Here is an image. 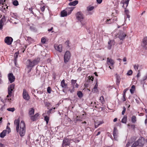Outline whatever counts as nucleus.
<instances>
[{"instance_id": "7", "label": "nucleus", "mask_w": 147, "mask_h": 147, "mask_svg": "<svg viewBox=\"0 0 147 147\" xmlns=\"http://www.w3.org/2000/svg\"><path fill=\"white\" fill-rule=\"evenodd\" d=\"M118 37L121 40L124 39L126 36V34L123 32L121 31L119 32L118 34Z\"/></svg>"}, {"instance_id": "28", "label": "nucleus", "mask_w": 147, "mask_h": 147, "mask_svg": "<svg viewBox=\"0 0 147 147\" xmlns=\"http://www.w3.org/2000/svg\"><path fill=\"white\" fill-rule=\"evenodd\" d=\"M127 121V117L124 115L121 120V122L123 123H126Z\"/></svg>"}, {"instance_id": "33", "label": "nucleus", "mask_w": 147, "mask_h": 147, "mask_svg": "<svg viewBox=\"0 0 147 147\" xmlns=\"http://www.w3.org/2000/svg\"><path fill=\"white\" fill-rule=\"evenodd\" d=\"M131 121L132 123H135L136 121V117L135 116H133L131 118Z\"/></svg>"}, {"instance_id": "37", "label": "nucleus", "mask_w": 147, "mask_h": 147, "mask_svg": "<svg viewBox=\"0 0 147 147\" xmlns=\"http://www.w3.org/2000/svg\"><path fill=\"white\" fill-rule=\"evenodd\" d=\"M13 4L14 6H17L19 5V3L18 1L15 0L13 2Z\"/></svg>"}, {"instance_id": "23", "label": "nucleus", "mask_w": 147, "mask_h": 147, "mask_svg": "<svg viewBox=\"0 0 147 147\" xmlns=\"http://www.w3.org/2000/svg\"><path fill=\"white\" fill-rule=\"evenodd\" d=\"M61 85L63 88H66L67 86V84L65 83L64 80H63L61 82Z\"/></svg>"}, {"instance_id": "34", "label": "nucleus", "mask_w": 147, "mask_h": 147, "mask_svg": "<svg viewBox=\"0 0 147 147\" xmlns=\"http://www.w3.org/2000/svg\"><path fill=\"white\" fill-rule=\"evenodd\" d=\"M44 104L45 106L46 107H47V109H49V107L51 105V103L49 102H44Z\"/></svg>"}, {"instance_id": "41", "label": "nucleus", "mask_w": 147, "mask_h": 147, "mask_svg": "<svg viewBox=\"0 0 147 147\" xmlns=\"http://www.w3.org/2000/svg\"><path fill=\"white\" fill-rule=\"evenodd\" d=\"M137 146H138V143L137 141L135 142L132 145L131 147H136Z\"/></svg>"}, {"instance_id": "38", "label": "nucleus", "mask_w": 147, "mask_h": 147, "mask_svg": "<svg viewBox=\"0 0 147 147\" xmlns=\"http://www.w3.org/2000/svg\"><path fill=\"white\" fill-rule=\"evenodd\" d=\"M47 41V39L45 37H42L41 39V42L42 44H45Z\"/></svg>"}, {"instance_id": "20", "label": "nucleus", "mask_w": 147, "mask_h": 147, "mask_svg": "<svg viewBox=\"0 0 147 147\" xmlns=\"http://www.w3.org/2000/svg\"><path fill=\"white\" fill-rule=\"evenodd\" d=\"M125 12L126 14V15L125 16V22L126 21V19L127 18H128V20H129L130 16L129 15V11L125 9Z\"/></svg>"}, {"instance_id": "9", "label": "nucleus", "mask_w": 147, "mask_h": 147, "mask_svg": "<svg viewBox=\"0 0 147 147\" xmlns=\"http://www.w3.org/2000/svg\"><path fill=\"white\" fill-rule=\"evenodd\" d=\"M8 79L10 83L13 82L15 80V77L12 73H9L8 75Z\"/></svg>"}, {"instance_id": "21", "label": "nucleus", "mask_w": 147, "mask_h": 147, "mask_svg": "<svg viewBox=\"0 0 147 147\" xmlns=\"http://www.w3.org/2000/svg\"><path fill=\"white\" fill-rule=\"evenodd\" d=\"M34 110L33 108H30L29 110L28 114L30 117L34 114Z\"/></svg>"}, {"instance_id": "5", "label": "nucleus", "mask_w": 147, "mask_h": 147, "mask_svg": "<svg viewBox=\"0 0 147 147\" xmlns=\"http://www.w3.org/2000/svg\"><path fill=\"white\" fill-rule=\"evenodd\" d=\"M13 40V38L9 36L6 37L4 40L5 42L8 45H11V44Z\"/></svg>"}, {"instance_id": "12", "label": "nucleus", "mask_w": 147, "mask_h": 147, "mask_svg": "<svg viewBox=\"0 0 147 147\" xmlns=\"http://www.w3.org/2000/svg\"><path fill=\"white\" fill-rule=\"evenodd\" d=\"M54 47L55 50L59 52H61L62 51V45H54Z\"/></svg>"}, {"instance_id": "53", "label": "nucleus", "mask_w": 147, "mask_h": 147, "mask_svg": "<svg viewBox=\"0 0 147 147\" xmlns=\"http://www.w3.org/2000/svg\"><path fill=\"white\" fill-rule=\"evenodd\" d=\"M40 9H41V10L42 11H44L45 10V6H43L42 7H40Z\"/></svg>"}, {"instance_id": "1", "label": "nucleus", "mask_w": 147, "mask_h": 147, "mask_svg": "<svg viewBox=\"0 0 147 147\" xmlns=\"http://www.w3.org/2000/svg\"><path fill=\"white\" fill-rule=\"evenodd\" d=\"M20 118L14 121V124L16 127V130L17 132H19L20 136L21 137L24 136L26 133V125L24 121H21L20 125Z\"/></svg>"}, {"instance_id": "46", "label": "nucleus", "mask_w": 147, "mask_h": 147, "mask_svg": "<svg viewBox=\"0 0 147 147\" xmlns=\"http://www.w3.org/2000/svg\"><path fill=\"white\" fill-rule=\"evenodd\" d=\"M51 88L50 87H49L47 88V92L49 93H51Z\"/></svg>"}, {"instance_id": "44", "label": "nucleus", "mask_w": 147, "mask_h": 147, "mask_svg": "<svg viewBox=\"0 0 147 147\" xmlns=\"http://www.w3.org/2000/svg\"><path fill=\"white\" fill-rule=\"evenodd\" d=\"M132 73V71L131 70H129L128 71L127 74L128 75L130 76L131 75Z\"/></svg>"}, {"instance_id": "25", "label": "nucleus", "mask_w": 147, "mask_h": 147, "mask_svg": "<svg viewBox=\"0 0 147 147\" xmlns=\"http://www.w3.org/2000/svg\"><path fill=\"white\" fill-rule=\"evenodd\" d=\"M67 15V13L65 9L62 11L61 12V16L62 17L66 16Z\"/></svg>"}, {"instance_id": "35", "label": "nucleus", "mask_w": 147, "mask_h": 147, "mask_svg": "<svg viewBox=\"0 0 147 147\" xmlns=\"http://www.w3.org/2000/svg\"><path fill=\"white\" fill-rule=\"evenodd\" d=\"M8 6H7L6 8L3 7H2L1 9V10L4 13H5L7 9H8Z\"/></svg>"}, {"instance_id": "55", "label": "nucleus", "mask_w": 147, "mask_h": 147, "mask_svg": "<svg viewBox=\"0 0 147 147\" xmlns=\"http://www.w3.org/2000/svg\"><path fill=\"white\" fill-rule=\"evenodd\" d=\"M131 128L134 129L135 127V125H131Z\"/></svg>"}, {"instance_id": "42", "label": "nucleus", "mask_w": 147, "mask_h": 147, "mask_svg": "<svg viewBox=\"0 0 147 147\" xmlns=\"http://www.w3.org/2000/svg\"><path fill=\"white\" fill-rule=\"evenodd\" d=\"M6 130L7 131V132L8 134H9L11 132V129L10 128L8 127V126H7Z\"/></svg>"}, {"instance_id": "10", "label": "nucleus", "mask_w": 147, "mask_h": 147, "mask_svg": "<svg viewBox=\"0 0 147 147\" xmlns=\"http://www.w3.org/2000/svg\"><path fill=\"white\" fill-rule=\"evenodd\" d=\"M144 139L143 138H140L137 141L138 143V145L140 146H142L144 144Z\"/></svg>"}, {"instance_id": "51", "label": "nucleus", "mask_w": 147, "mask_h": 147, "mask_svg": "<svg viewBox=\"0 0 147 147\" xmlns=\"http://www.w3.org/2000/svg\"><path fill=\"white\" fill-rule=\"evenodd\" d=\"M5 2V0H0V4L4 5V3Z\"/></svg>"}, {"instance_id": "26", "label": "nucleus", "mask_w": 147, "mask_h": 147, "mask_svg": "<svg viewBox=\"0 0 147 147\" xmlns=\"http://www.w3.org/2000/svg\"><path fill=\"white\" fill-rule=\"evenodd\" d=\"M43 116L45 117V120L46 121L47 124L49 120V117L46 115L45 113L43 114Z\"/></svg>"}, {"instance_id": "27", "label": "nucleus", "mask_w": 147, "mask_h": 147, "mask_svg": "<svg viewBox=\"0 0 147 147\" xmlns=\"http://www.w3.org/2000/svg\"><path fill=\"white\" fill-rule=\"evenodd\" d=\"M129 0H125L124 2H123V6L124 8H125V7H127L129 4Z\"/></svg>"}, {"instance_id": "15", "label": "nucleus", "mask_w": 147, "mask_h": 147, "mask_svg": "<svg viewBox=\"0 0 147 147\" xmlns=\"http://www.w3.org/2000/svg\"><path fill=\"white\" fill-rule=\"evenodd\" d=\"M115 44V41L113 40H110L108 42L107 48L108 49H110L113 45H114Z\"/></svg>"}, {"instance_id": "57", "label": "nucleus", "mask_w": 147, "mask_h": 147, "mask_svg": "<svg viewBox=\"0 0 147 147\" xmlns=\"http://www.w3.org/2000/svg\"><path fill=\"white\" fill-rule=\"evenodd\" d=\"M139 71V72L138 73L137 76V77L138 78H139V77H140V72H139V71Z\"/></svg>"}, {"instance_id": "62", "label": "nucleus", "mask_w": 147, "mask_h": 147, "mask_svg": "<svg viewBox=\"0 0 147 147\" xmlns=\"http://www.w3.org/2000/svg\"><path fill=\"white\" fill-rule=\"evenodd\" d=\"M98 86V84L97 83H96V84H95L94 87V88H97Z\"/></svg>"}, {"instance_id": "18", "label": "nucleus", "mask_w": 147, "mask_h": 147, "mask_svg": "<svg viewBox=\"0 0 147 147\" xmlns=\"http://www.w3.org/2000/svg\"><path fill=\"white\" fill-rule=\"evenodd\" d=\"M143 47L147 49V37H146L143 39Z\"/></svg>"}, {"instance_id": "13", "label": "nucleus", "mask_w": 147, "mask_h": 147, "mask_svg": "<svg viewBox=\"0 0 147 147\" xmlns=\"http://www.w3.org/2000/svg\"><path fill=\"white\" fill-rule=\"evenodd\" d=\"M39 114L38 113H36L34 115H32L30 117L31 119L33 121H35L37 120L38 118Z\"/></svg>"}, {"instance_id": "36", "label": "nucleus", "mask_w": 147, "mask_h": 147, "mask_svg": "<svg viewBox=\"0 0 147 147\" xmlns=\"http://www.w3.org/2000/svg\"><path fill=\"white\" fill-rule=\"evenodd\" d=\"M99 100L102 104H103L104 103L105 100L104 97L102 96H101L100 97Z\"/></svg>"}, {"instance_id": "56", "label": "nucleus", "mask_w": 147, "mask_h": 147, "mask_svg": "<svg viewBox=\"0 0 147 147\" xmlns=\"http://www.w3.org/2000/svg\"><path fill=\"white\" fill-rule=\"evenodd\" d=\"M97 2L99 3L100 4L102 1V0H96Z\"/></svg>"}, {"instance_id": "63", "label": "nucleus", "mask_w": 147, "mask_h": 147, "mask_svg": "<svg viewBox=\"0 0 147 147\" xmlns=\"http://www.w3.org/2000/svg\"><path fill=\"white\" fill-rule=\"evenodd\" d=\"M98 86V84L97 83H96V84H95L94 87V88H97Z\"/></svg>"}, {"instance_id": "43", "label": "nucleus", "mask_w": 147, "mask_h": 147, "mask_svg": "<svg viewBox=\"0 0 147 147\" xmlns=\"http://www.w3.org/2000/svg\"><path fill=\"white\" fill-rule=\"evenodd\" d=\"M92 92H93L96 93L98 92V89L97 88H93L92 90Z\"/></svg>"}, {"instance_id": "60", "label": "nucleus", "mask_w": 147, "mask_h": 147, "mask_svg": "<svg viewBox=\"0 0 147 147\" xmlns=\"http://www.w3.org/2000/svg\"><path fill=\"white\" fill-rule=\"evenodd\" d=\"M4 145L0 142V147H4Z\"/></svg>"}, {"instance_id": "14", "label": "nucleus", "mask_w": 147, "mask_h": 147, "mask_svg": "<svg viewBox=\"0 0 147 147\" xmlns=\"http://www.w3.org/2000/svg\"><path fill=\"white\" fill-rule=\"evenodd\" d=\"M71 84L73 88L78 87L79 85L76 83V80H71Z\"/></svg>"}, {"instance_id": "17", "label": "nucleus", "mask_w": 147, "mask_h": 147, "mask_svg": "<svg viewBox=\"0 0 147 147\" xmlns=\"http://www.w3.org/2000/svg\"><path fill=\"white\" fill-rule=\"evenodd\" d=\"M118 133L117 131V129L115 127L113 130V135L114 137V139L115 140H117V137H118Z\"/></svg>"}, {"instance_id": "24", "label": "nucleus", "mask_w": 147, "mask_h": 147, "mask_svg": "<svg viewBox=\"0 0 147 147\" xmlns=\"http://www.w3.org/2000/svg\"><path fill=\"white\" fill-rule=\"evenodd\" d=\"M6 130H3V131L0 134V137L1 138H3L6 136Z\"/></svg>"}, {"instance_id": "22", "label": "nucleus", "mask_w": 147, "mask_h": 147, "mask_svg": "<svg viewBox=\"0 0 147 147\" xmlns=\"http://www.w3.org/2000/svg\"><path fill=\"white\" fill-rule=\"evenodd\" d=\"M78 2L77 0H75L72 2H71L69 3V6H75L78 3Z\"/></svg>"}, {"instance_id": "31", "label": "nucleus", "mask_w": 147, "mask_h": 147, "mask_svg": "<svg viewBox=\"0 0 147 147\" xmlns=\"http://www.w3.org/2000/svg\"><path fill=\"white\" fill-rule=\"evenodd\" d=\"M18 53H15L14 55V62L15 64H16V59L18 58Z\"/></svg>"}, {"instance_id": "2", "label": "nucleus", "mask_w": 147, "mask_h": 147, "mask_svg": "<svg viewBox=\"0 0 147 147\" xmlns=\"http://www.w3.org/2000/svg\"><path fill=\"white\" fill-rule=\"evenodd\" d=\"M15 85L12 84L10 85L8 88V95H7L6 98V101L10 102L11 100V97L12 96V91L14 88Z\"/></svg>"}, {"instance_id": "16", "label": "nucleus", "mask_w": 147, "mask_h": 147, "mask_svg": "<svg viewBox=\"0 0 147 147\" xmlns=\"http://www.w3.org/2000/svg\"><path fill=\"white\" fill-rule=\"evenodd\" d=\"M70 144V141L68 139H65L63 141V144L64 146H69Z\"/></svg>"}, {"instance_id": "54", "label": "nucleus", "mask_w": 147, "mask_h": 147, "mask_svg": "<svg viewBox=\"0 0 147 147\" xmlns=\"http://www.w3.org/2000/svg\"><path fill=\"white\" fill-rule=\"evenodd\" d=\"M125 95H124V94L123 95V98L122 100H123V101H125L126 100L125 98Z\"/></svg>"}, {"instance_id": "52", "label": "nucleus", "mask_w": 147, "mask_h": 147, "mask_svg": "<svg viewBox=\"0 0 147 147\" xmlns=\"http://www.w3.org/2000/svg\"><path fill=\"white\" fill-rule=\"evenodd\" d=\"M2 23V21L0 22V30H2L3 28Z\"/></svg>"}, {"instance_id": "64", "label": "nucleus", "mask_w": 147, "mask_h": 147, "mask_svg": "<svg viewBox=\"0 0 147 147\" xmlns=\"http://www.w3.org/2000/svg\"><path fill=\"white\" fill-rule=\"evenodd\" d=\"M146 119L145 121V123L146 124L147 123V115H146Z\"/></svg>"}, {"instance_id": "6", "label": "nucleus", "mask_w": 147, "mask_h": 147, "mask_svg": "<svg viewBox=\"0 0 147 147\" xmlns=\"http://www.w3.org/2000/svg\"><path fill=\"white\" fill-rule=\"evenodd\" d=\"M77 19L81 22L84 18L83 14L81 12H78L76 15Z\"/></svg>"}, {"instance_id": "40", "label": "nucleus", "mask_w": 147, "mask_h": 147, "mask_svg": "<svg viewBox=\"0 0 147 147\" xmlns=\"http://www.w3.org/2000/svg\"><path fill=\"white\" fill-rule=\"evenodd\" d=\"M7 110L9 111H11L12 112H13L15 110V109L13 108H9L7 109Z\"/></svg>"}, {"instance_id": "61", "label": "nucleus", "mask_w": 147, "mask_h": 147, "mask_svg": "<svg viewBox=\"0 0 147 147\" xmlns=\"http://www.w3.org/2000/svg\"><path fill=\"white\" fill-rule=\"evenodd\" d=\"M127 89H126L124 90L123 92V94H124V95H125V93L127 91Z\"/></svg>"}, {"instance_id": "3", "label": "nucleus", "mask_w": 147, "mask_h": 147, "mask_svg": "<svg viewBox=\"0 0 147 147\" xmlns=\"http://www.w3.org/2000/svg\"><path fill=\"white\" fill-rule=\"evenodd\" d=\"M39 60L38 59H35L32 61L30 60H28L27 61V64L28 67H33L35 65L37 64Z\"/></svg>"}, {"instance_id": "32", "label": "nucleus", "mask_w": 147, "mask_h": 147, "mask_svg": "<svg viewBox=\"0 0 147 147\" xmlns=\"http://www.w3.org/2000/svg\"><path fill=\"white\" fill-rule=\"evenodd\" d=\"M135 90V86L134 85H132L131 87V89L130 90V91L131 94H133Z\"/></svg>"}, {"instance_id": "8", "label": "nucleus", "mask_w": 147, "mask_h": 147, "mask_svg": "<svg viewBox=\"0 0 147 147\" xmlns=\"http://www.w3.org/2000/svg\"><path fill=\"white\" fill-rule=\"evenodd\" d=\"M23 96L24 98L26 100H28L30 99V97L28 92L25 89L23 90Z\"/></svg>"}, {"instance_id": "50", "label": "nucleus", "mask_w": 147, "mask_h": 147, "mask_svg": "<svg viewBox=\"0 0 147 147\" xmlns=\"http://www.w3.org/2000/svg\"><path fill=\"white\" fill-rule=\"evenodd\" d=\"M105 23L106 24H109L111 23V19H107L106 21L105 22Z\"/></svg>"}, {"instance_id": "48", "label": "nucleus", "mask_w": 147, "mask_h": 147, "mask_svg": "<svg viewBox=\"0 0 147 147\" xmlns=\"http://www.w3.org/2000/svg\"><path fill=\"white\" fill-rule=\"evenodd\" d=\"M125 111H126V108L125 107H123V110L122 111V115H123L124 114Z\"/></svg>"}, {"instance_id": "58", "label": "nucleus", "mask_w": 147, "mask_h": 147, "mask_svg": "<svg viewBox=\"0 0 147 147\" xmlns=\"http://www.w3.org/2000/svg\"><path fill=\"white\" fill-rule=\"evenodd\" d=\"M131 144V143H130L129 142H128L126 144V147H128L129 146L130 144Z\"/></svg>"}, {"instance_id": "39", "label": "nucleus", "mask_w": 147, "mask_h": 147, "mask_svg": "<svg viewBox=\"0 0 147 147\" xmlns=\"http://www.w3.org/2000/svg\"><path fill=\"white\" fill-rule=\"evenodd\" d=\"M77 95L80 98H81L83 96V94L81 91H79L78 92Z\"/></svg>"}, {"instance_id": "29", "label": "nucleus", "mask_w": 147, "mask_h": 147, "mask_svg": "<svg viewBox=\"0 0 147 147\" xmlns=\"http://www.w3.org/2000/svg\"><path fill=\"white\" fill-rule=\"evenodd\" d=\"M103 122L102 121H100L98 122H95V128H97Z\"/></svg>"}, {"instance_id": "47", "label": "nucleus", "mask_w": 147, "mask_h": 147, "mask_svg": "<svg viewBox=\"0 0 147 147\" xmlns=\"http://www.w3.org/2000/svg\"><path fill=\"white\" fill-rule=\"evenodd\" d=\"M6 20L5 17L4 16H3V17L2 18L1 20L0 21V22H1L2 23H3V22H4Z\"/></svg>"}, {"instance_id": "59", "label": "nucleus", "mask_w": 147, "mask_h": 147, "mask_svg": "<svg viewBox=\"0 0 147 147\" xmlns=\"http://www.w3.org/2000/svg\"><path fill=\"white\" fill-rule=\"evenodd\" d=\"M51 112L49 110L47 111V113L46 114L48 115H49L50 113H51Z\"/></svg>"}, {"instance_id": "19", "label": "nucleus", "mask_w": 147, "mask_h": 147, "mask_svg": "<svg viewBox=\"0 0 147 147\" xmlns=\"http://www.w3.org/2000/svg\"><path fill=\"white\" fill-rule=\"evenodd\" d=\"M74 8V7H67L65 9L67 12L68 15H69L71 14Z\"/></svg>"}, {"instance_id": "30", "label": "nucleus", "mask_w": 147, "mask_h": 147, "mask_svg": "<svg viewBox=\"0 0 147 147\" xmlns=\"http://www.w3.org/2000/svg\"><path fill=\"white\" fill-rule=\"evenodd\" d=\"M94 8V6H89L87 7L86 10L88 11H90L92 10Z\"/></svg>"}, {"instance_id": "45", "label": "nucleus", "mask_w": 147, "mask_h": 147, "mask_svg": "<svg viewBox=\"0 0 147 147\" xmlns=\"http://www.w3.org/2000/svg\"><path fill=\"white\" fill-rule=\"evenodd\" d=\"M79 118L80 117H79L78 116H76V117L75 120V121H76V122H77L78 121L81 120V119H80Z\"/></svg>"}, {"instance_id": "49", "label": "nucleus", "mask_w": 147, "mask_h": 147, "mask_svg": "<svg viewBox=\"0 0 147 147\" xmlns=\"http://www.w3.org/2000/svg\"><path fill=\"white\" fill-rule=\"evenodd\" d=\"M138 67L139 65H135L134 66V68L136 70H137L138 69Z\"/></svg>"}, {"instance_id": "11", "label": "nucleus", "mask_w": 147, "mask_h": 147, "mask_svg": "<svg viewBox=\"0 0 147 147\" xmlns=\"http://www.w3.org/2000/svg\"><path fill=\"white\" fill-rule=\"evenodd\" d=\"M107 63L109 65H111L113 67V65L115 63L114 60L111 58H107Z\"/></svg>"}, {"instance_id": "4", "label": "nucleus", "mask_w": 147, "mask_h": 147, "mask_svg": "<svg viewBox=\"0 0 147 147\" xmlns=\"http://www.w3.org/2000/svg\"><path fill=\"white\" fill-rule=\"evenodd\" d=\"M71 57V54L70 52L69 51H67L64 56V62L65 63H67Z\"/></svg>"}]
</instances>
